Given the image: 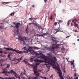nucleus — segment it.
I'll return each instance as SVG.
<instances>
[{"mask_svg":"<svg viewBox=\"0 0 79 79\" xmlns=\"http://www.w3.org/2000/svg\"><path fill=\"white\" fill-rule=\"evenodd\" d=\"M2 53H3V51H0V53H1L2 54Z\"/></svg>","mask_w":79,"mask_h":79,"instance_id":"c9c22d12","label":"nucleus"},{"mask_svg":"<svg viewBox=\"0 0 79 79\" xmlns=\"http://www.w3.org/2000/svg\"><path fill=\"white\" fill-rule=\"evenodd\" d=\"M23 59H24V58H23V57H21V58H20V59H16V60H18V61H19L20 60H22Z\"/></svg>","mask_w":79,"mask_h":79,"instance_id":"ddd939ff","label":"nucleus"},{"mask_svg":"<svg viewBox=\"0 0 79 79\" xmlns=\"http://www.w3.org/2000/svg\"><path fill=\"white\" fill-rule=\"evenodd\" d=\"M0 79H14V77H12L11 78H2V77H0Z\"/></svg>","mask_w":79,"mask_h":79,"instance_id":"4468645a","label":"nucleus"},{"mask_svg":"<svg viewBox=\"0 0 79 79\" xmlns=\"http://www.w3.org/2000/svg\"><path fill=\"white\" fill-rule=\"evenodd\" d=\"M0 50H1V48H0Z\"/></svg>","mask_w":79,"mask_h":79,"instance_id":"680f3d73","label":"nucleus"},{"mask_svg":"<svg viewBox=\"0 0 79 79\" xmlns=\"http://www.w3.org/2000/svg\"><path fill=\"white\" fill-rule=\"evenodd\" d=\"M48 33L47 32L46 33H44L43 35H48Z\"/></svg>","mask_w":79,"mask_h":79,"instance_id":"aec40b11","label":"nucleus"},{"mask_svg":"<svg viewBox=\"0 0 79 79\" xmlns=\"http://www.w3.org/2000/svg\"><path fill=\"white\" fill-rule=\"evenodd\" d=\"M14 14H15V13L13 12V13H12L11 14H10V16H12L13 15H14Z\"/></svg>","mask_w":79,"mask_h":79,"instance_id":"b1692460","label":"nucleus"},{"mask_svg":"<svg viewBox=\"0 0 79 79\" xmlns=\"http://www.w3.org/2000/svg\"><path fill=\"white\" fill-rule=\"evenodd\" d=\"M18 39L21 40V43H23V44H25V40H27V38L25 37H21L20 36H18Z\"/></svg>","mask_w":79,"mask_h":79,"instance_id":"0eeeda50","label":"nucleus"},{"mask_svg":"<svg viewBox=\"0 0 79 79\" xmlns=\"http://www.w3.org/2000/svg\"><path fill=\"white\" fill-rule=\"evenodd\" d=\"M74 32H78V31L76 30H73Z\"/></svg>","mask_w":79,"mask_h":79,"instance_id":"c85d7f7f","label":"nucleus"},{"mask_svg":"<svg viewBox=\"0 0 79 79\" xmlns=\"http://www.w3.org/2000/svg\"><path fill=\"white\" fill-rule=\"evenodd\" d=\"M1 56L0 55V56Z\"/></svg>","mask_w":79,"mask_h":79,"instance_id":"0e129e2a","label":"nucleus"},{"mask_svg":"<svg viewBox=\"0 0 79 79\" xmlns=\"http://www.w3.org/2000/svg\"><path fill=\"white\" fill-rule=\"evenodd\" d=\"M16 59L15 58L14 60H12V61H16Z\"/></svg>","mask_w":79,"mask_h":79,"instance_id":"7c9ffc66","label":"nucleus"},{"mask_svg":"<svg viewBox=\"0 0 79 79\" xmlns=\"http://www.w3.org/2000/svg\"><path fill=\"white\" fill-rule=\"evenodd\" d=\"M78 41H79V39L77 40Z\"/></svg>","mask_w":79,"mask_h":79,"instance_id":"13d9d810","label":"nucleus"},{"mask_svg":"<svg viewBox=\"0 0 79 79\" xmlns=\"http://www.w3.org/2000/svg\"><path fill=\"white\" fill-rule=\"evenodd\" d=\"M17 34H18V33H19V29H17Z\"/></svg>","mask_w":79,"mask_h":79,"instance_id":"473e14b6","label":"nucleus"},{"mask_svg":"<svg viewBox=\"0 0 79 79\" xmlns=\"http://www.w3.org/2000/svg\"><path fill=\"white\" fill-rule=\"evenodd\" d=\"M17 76V73H16V76H15V77H16V78H19V79H20V77L19 76Z\"/></svg>","mask_w":79,"mask_h":79,"instance_id":"4be33fe9","label":"nucleus"},{"mask_svg":"<svg viewBox=\"0 0 79 79\" xmlns=\"http://www.w3.org/2000/svg\"><path fill=\"white\" fill-rule=\"evenodd\" d=\"M50 39L51 40H52V41H54V42H55V41H56V38L53 37V35L51 36Z\"/></svg>","mask_w":79,"mask_h":79,"instance_id":"1a4fd4ad","label":"nucleus"},{"mask_svg":"<svg viewBox=\"0 0 79 79\" xmlns=\"http://www.w3.org/2000/svg\"><path fill=\"white\" fill-rule=\"evenodd\" d=\"M11 27H13V26H11Z\"/></svg>","mask_w":79,"mask_h":79,"instance_id":"052dcab7","label":"nucleus"},{"mask_svg":"<svg viewBox=\"0 0 79 79\" xmlns=\"http://www.w3.org/2000/svg\"><path fill=\"white\" fill-rule=\"evenodd\" d=\"M77 28H78V30H79V27L78 26L77 27Z\"/></svg>","mask_w":79,"mask_h":79,"instance_id":"3c124183","label":"nucleus"},{"mask_svg":"<svg viewBox=\"0 0 79 79\" xmlns=\"http://www.w3.org/2000/svg\"><path fill=\"white\" fill-rule=\"evenodd\" d=\"M52 15H51V16H50V19H51V20H52V19H53V17H52Z\"/></svg>","mask_w":79,"mask_h":79,"instance_id":"bb28decb","label":"nucleus"},{"mask_svg":"<svg viewBox=\"0 0 79 79\" xmlns=\"http://www.w3.org/2000/svg\"><path fill=\"white\" fill-rule=\"evenodd\" d=\"M74 79H78V77H77L76 78H75Z\"/></svg>","mask_w":79,"mask_h":79,"instance_id":"37998d69","label":"nucleus"},{"mask_svg":"<svg viewBox=\"0 0 79 79\" xmlns=\"http://www.w3.org/2000/svg\"><path fill=\"white\" fill-rule=\"evenodd\" d=\"M73 23H71V25L72 26H73Z\"/></svg>","mask_w":79,"mask_h":79,"instance_id":"a18cd8bd","label":"nucleus"},{"mask_svg":"<svg viewBox=\"0 0 79 79\" xmlns=\"http://www.w3.org/2000/svg\"><path fill=\"white\" fill-rule=\"evenodd\" d=\"M53 59L54 60V61H57L56 59V57H53Z\"/></svg>","mask_w":79,"mask_h":79,"instance_id":"393cba45","label":"nucleus"},{"mask_svg":"<svg viewBox=\"0 0 79 79\" xmlns=\"http://www.w3.org/2000/svg\"><path fill=\"white\" fill-rule=\"evenodd\" d=\"M23 61L24 62L25 64H27L28 65H29L30 66H31V64L27 62V61L25 60V59H23Z\"/></svg>","mask_w":79,"mask_h":79,"instance_id":"9b49d317","label":"nucleus"},{"mask_svg":"<svg viewBox=\"0 0 79 79\" xmlns=\"http://www.w3.org/2000/svg\"><path fill=\"white\" fill-rule=\"evenodd\" d=\"M69 37H70V36H68L66 37V38H69Z\"/></svg>","mask_w":79,"mask_h":79,"instance_id":"4c0bfd02","label":"nucleus"},{"mask_svg":"<svg viewBox=\"0 0 79 79\" xmlns=\"http://www.w3.org/2000/svg\"><path fill=\"white\" fill-rule=\"evenodd\" d=\"M24 71H25V73H26V70H24Z\"/></svg>","mask_w":79,"mask_h":79,"instance_id":"4d7b16f0","label":"nucleus"},{"mask_svg":"<svg viewBox=\"0 0 79 79\" xmlns=\"http://www.w3.org/2000/svg\"><path fill=\"white\" fill-rule=\"evenodd\" d=\"M23 79H26V77H23Z\"/></svg>","mask_w":79,"mask_h":79,"instance_id":"49530a36","label":"nucleus"},{"mask_svg":"<svg viewBox=\"0 0 79 79\" xmlns=\"http://www.w3.org/2000/svg\"><path fill=\"white\" fill-rule=\"evenodd\" d=\"M13 24H14V25H15L16 24V23H13Z\"/></svg>","mask_w":79,"mask_h":79,"instance_id":"de8ad7c7","label":"nucleus"},{"mask_svg":"<svg viewBox=\"0 0 79 79\" xmlns=\"http://www.w3.org/2000/svg\"><path fill=\"white\" fill-rule=\"evenodd\" d=\"M10 3V2H2V5H4L5 4L4 3Z\"/></svg>","mask_w":79,"mask_h":79,"instance_id":"a211bd4d","label":"nucleus"},{"mask_svg":"<svg viewBox=\"0 0 79 79\" xmlns=\"http://www.w3.org/2000/svg\"><path fill=\"white\" fill-rule=\"evenodd\" d=\"M74 60H73V61H71V64L72 65L73 64V67H72V71H74L76 70V68L75 67V66H74Z\"/></svg>","mask_w":79,"mask_h":79,"instance_id":"6e6552de","label":"nucleus"},{"mask_svg":"<svg viewBox=\"0 0 79 79\" xmlns=\"http://www.w3.org/2000/svg\"><path fill=\"white\" fill-rule=\"evenodd\" d=\"M3 49H5V50H7V51H10V50H11V51H14L15 52L17 53H26L25 51H19L15 50V49H13V48H3Z\"/></svg>","mask_w":79,"mask_h":79,"instance_id":"7ed1b4c3","label":"nucleus"},{"mask_svg":"<svg viewBox=\"0 0 79 79\" xmlns=\"http://www.w3.org/2000/svg\"><path fill=\"white\" fill-rule=\"evenodd\" d=\"M0 24H2V25L3 26L4 25H3V24H4V23H0Z\"/></svg>","mask_w":79,"mask_h":79,"instance_id":"c03bdc74","label":"nucleus"},{"mask_svg":"<svg viewBox=\"0 0 79 79\" xmlns=\"http://www.w3.org/2000/svg\"><path fill=\"white\" fill-rule=\"evenodd\" d=\"M52 47H50L48 48V50L49 51H51V52H53L55 50V48H59V44H57L56 43V41H52Z\"/></svg>","mask_w":79,"mask_h":79,"instance_id":"f03ea898","label":"nucleus"},{"mask_svg":"<svg viewBox=\"0 0 79 79\" xmlns=\"http://www.w3.org/2000/svg\"><path fill=\"white\" fill-rule=\"evenodd\" d=\"M45 3H46L47 2V0H44Z\"/></svg>","mask_w":79,"mask_h":79,"instance_id":"a19ab883","label":"nucleus"},{"mask_svg":"<svg viewBox=\"0 0 79 79\" xmlns=\"http://www.w3.org/2000/svg\"><path fill=\"white\" fill-rule=\"evenodd\" d=\"M29 19L30 21H32V20L33 19L31 18H29Z\"/></svg>","mask_w":79,"mask_h":79,"instance_id":"f704fd0d","label":"nucleus"},{"mask_svg":"<svg viewBox=\"0 0 79 79\" xmlns=\"http://www.w3.org/2000/svg\"><path fill=\"white\" fill-rule=\"evenodd\" d=\"M76 22H74V24H76Z\"/></svg>","mask_w":79,"mask_h":79,"instance_id":"6e6d98bb","label":"nucleus"},{"mask_svg":"<svg viewBox=\"0 0 79 79\" xmlns=\"http://www.w3.org/2000/svg\"><path fill=\"white\" fill-rule=\"evenodd\" d=\"M27 27H28L27 26V28L26 29V31H27Z\"/></svg>","mask_w":79,"mask_h":79,"instance_id":"8fccbe9b","label":"nucleus"},{"mask_svg":"<svg viewBox=\"0 0 79 79\" xmlns=\"http://www.w3.org/2000/svg\"><path fill=\"white\" fill-rule=\"evenodd\" d=\"M63 23V21L62 20H59V21L58 22V23L59 26H60V23Z\"/></svg>","mask_w":79,"mask_h":79,"instance_id":"2eb2a0df","label":"nucleus"},{"mask_svg":"<svg viewBox=\"0 0 79 79\" xmlns=\"http://www.w3.org/2000/svg\"><path fill=\"white\" fill-rule=\"evenodd\" d=\"M32 7L33 8H35V6H34V5H33L32 6Z\"/></svg>","mask_w":79,"mask_h":79,"instance_id":"72a5a7b5","label":"nucleus"},{"mask_svg":"<svg viewBox=\"0 0 79 79\" xmlns=\"http://www.w3.org/2000/svg\"><path fill=\"white\" fill-rule=\"evenodd\" d=\"M76 20V19H74L72 20V22H73V23H74V22Z\"/></svg>","mask_w":79,"mask_h":79,"instance_id":"c756f323","label":"nucleus"},{"mask_svg":"<svg viewBox=\"0 0 79 79\" xmlns=\"http://www.w3.org/2000/svg\"><path fill=\"white\" fill-rule=\"evenodd\" d=\"M12 55L11 53H9L8 55V58H9V59L10 60H11V57H10V56H11Z\"/></svg>","mask_w":79,"mask_h":79,"instance_id":"f8f14e48","label":"nucleus"},{"mask_svg":"<svg viewBox=\"0 0 79 79\" xmlns=\"http://www.w3.org/2000/svg\"><path fill=\"white\" fill-rule=\"evenodd\" d=\"M21 24L20 23H16V24H15V27H16V28H17L18 29H19V25L20 26Z\"/></svg>","mask_w":79,"mask_h":79,"instance_id":"9d476101","label":"nucleus"},{"mask_svg":"<svg viewBox=\"0 0 79 79\" xmlns=\"http://www.w3.org/2000/svg\"><path fill=\"white\" fill-rule=\"evenodd\" d=\"M14 2L15 3H18V2H19V1H14Z\"/></svg>","mask_w":79,"mask_h":79,"instance_id":"2f4dec72","label":"nucleus"},{"mask_svg":"<svg viewBox=\"0 0 79 79\" xmlns=\"http://www.w3.org/2000/svg\"><path fill=\"white\" fill-rule=\"evenodd\" d=\"M57 24H58V22H55L54 24V26H56Z\"/></svg>","mask_w":79,"mask_h":79,"instance_id":"a878e982","label":"nucleus"},{"mask_svg":"<svg viewBox=\"0 0 79 79\" xmlns=\"http://www.w3.org/2000/svg\"><path fill=\"white\" fill-rule=\"evenodd\" d=\"M3 57H5V56H3Z\"/></svg>","mask_w":79,"mask_h":79,"instance_id":"5fc2aeb1","label":"nucleus"},{"mask_svg":"<svg viewBox=\"0 0 79 79\" xmlns=\"http://www.w3.org/2000/svg\"><path fill=\"white\" fill-rule=\"evenodd\" d=\"M76 76V74L75 73L74 74V76Z\"/></svg>","mask_w":79,"mask_h":79,"instance_id":"09e8293b","label":"nucleus"},{"mask_svg":"<svg viewBox=\"0 0 79 79\" xmlns=\"http://www.w3.org/2000/svg\"><path fill=\"white\" fill-rule=\"evenodd\" d=\"M7 66L6 67V68H9V67H10V64H7Z\"/></svg>","mask_w":79,"mask_h":79,"instance_id":"dca6fc26","label":"nucleus"},{"mask_svg":"<svg viewBox=\"0 0 79 79\" xmlns=\"http://www.w3.org/2000/svg\"><path fill=\"white\" fill-rule=\"evenodd\" d=\"M6 69H3V70H4V71H2V73H5V74L6 76H9V74L10 73H11V74H12V73H13V74H14V76H16V72L13 71V70H11L10 72H8L7 71L5 70Z\"/></svg>","mask_w":79,"mask_h":79,"instance_id":"20e7f679","label":"nucleus"},{"mask_svg":"<svg viewBox=\"0 0 79 79\" xmlns=\"http://www.w3.org/2000/svg\"><path fill=\"white\" fill-rule=\"evenodd\" d=\"M34 22H35V21L33 20V21L32 23H29V24H34L35 27H36V28H38L39 29H42L43 30L44 29H42V26L41 25H40L39 24H37V23H36V22H35V23H34Z\"/></svg>","mask_w":79,"mask_h":79,"instance_id":"39448f33","label":"nucleus"},{"mask_svg":"<svg viewBox=\"0 0 79 79\" xmlns=\"http://www.w3.org/2000/svg\"><path fill=\"white\" fill-rule=\"evenodd\" d=\"M52 59L49 58L48 59L46 58L45 59V63H46L44 64L45 65H46L48 68H50V64H52V63L50 62V60L52 61Z\"/></svg>","mask_w":79,"mask_h":79,"instance_id":"423d86ee","label":"nucleus"},{"mask_svg":"<svg viewBox=\"0 0 79 79\" xmlns=\"http://www.w3.org/2000/svg\"><path fill=\"white\" fill-rule=\"evenodd\" d=\"M42 78H43V79H47L46 78V77H42Z\"/></svg>","mask_w":79,"mask_h":79,"instance_id":"58836bf2","label":"nucleus"},{"mask_svg":"<svg viewBox=\"0 0 79 79\" xmlns=\"http://www.w3.org/2000/svg\"><path fill=\"white\" fill-rule=\"evenodd\" d=\"M59 2L60 3H61V0H59Z\"/></svg>","mask_w":79,"mask_h":79,"instance_id":"e433bc0d","label":"nucleus"},{"mask_svg":"<svg viewBox=\"0 0 79 79\" xmlns=\"http://www.w3.org/2000/svg\"><path fill=\"white\" fill-rule=\"evenodd\" d=\"M2 32H3V31H2Z\"/></svg>","mask_w":79,"mask_h":79,"instance_id":"bf43d9fd","label":"nucleus"},{"mask_svg":"<svg viewBox=\"0 0 79 79\" xmlns=\"http://www.w3.org/2000/svg\"><path fill=\"white\" fill-rule=\"evenodd\" d=\"M73 25L75 27H77V26H78V25L76 23H74Z\"/></svg>","mask_w":79,"mask_h":79,"instance_id":"6ab92c4d","label":"nucleus"},{"mask_svg":"<svg viewBox=\"0 0 79 79\" xmlns=\"http://www.w3.org/2000/svg\"><path fill=\"white\" fill-rule=\"evenodd\" d=\"M4 27L2 26H0V29H3Z\"/></svg>","mask_w":79,"mask_h":79,"instance_id":"5701e85b","label":"nucleus"},{"mask_svg":"<svg viewBox=\"0 0 79 79\" xmlns=\"http://www.w3.org/2000/svg\"><path fill=\"white\" fill-rule=\"evenodd\" d=\"M58 32H60V28H59V30H57V31L56 32V33H57Z\"/></svg>","mask_w":79,"mask_h":79,"instance_id":"412c9836","label":"nucleus"},{"mask_svg":"<svg viewBox=\"0 0 79 79\" xmlns=\"http://www.w3.org/2000/svg\"><path fill=\"white\" fill-rule=\"evenodd\" d=\"M39 35V37H41V36H42V35Z\"/></svg>","mask_w":79,"mask_h":79,"instance_id":"ea45409f","label":"nucleus"},{"mask_svg":"<svg viewBox=\"0 0 79 79\" xmlns=\"http://www.w3.org/2000/svg\"><path fill=\"white\" fill-rule=\"evenodd\" d=\"M75 21H76V22L77 21H78V20H77V19L76 20H76Z\"/></svg>","mask_w":79,"mask_h":79,"instance_id":"864d4df0","label":"nucleus"},{"mask_svg":"<svg viewBox=\"0 0 79 79\" xmlns=\"http://www.w3.org/2000/svg\"><path fill=\"white\" fill-rule=\"evenodd\" d=\"M53 74H52L50 77V78L51 79H53Z\"/></svg>","mask_w":79,"mask_h":79,"instance_id":"cd10ccee","label":"nucleus"},{"mask_svg":"<svg viewBox=\"0 0 79 79\" xmlns=\"http://www.w3.org/2000/svg\"><path fill=\"white\" fill-rule=\"evenodd\" d=\"M4 53H5V54H6V53H7L5 52H4Z\"/></svg>","mask_w":79,"mask_h":79,"instance_id":"603ef678","label":"nucleus"},{"mask_svg":"<svg viewBox=\"0 0 79 79\" xmlns=\"http://www.w3.org/2000/svg\"><path fill=\"white\" fill-rule=\"evenodd\" d=\"M27 52L28 53V52Z\"/></svg>","mask_w":79,"mask_h":79,"instance_id":"e2e57ef3","label":"nucleus"},{"mask_svg":"<svg viewBox=\"0 0 79 79\" xmlns=\"http://www.w3.org/2000/svg\"><path fill=\"white\" fill-rule=\"evenodd\" d=\"M34 48V49H39V48H37L35 46L33 47L32 48L31 47H30L28 49V51L29 52L30 54H31L33 55H35V56L34 57V58L31 57L30 59V62H32L33 61H34L36 63V65L37 66V65H39L40 64V63L42 62V61H41L39 59H37V58H41V56L40 55H41L42 53H40L39 54L34 52V50H32V49ZM35 58H36V59L35 60Z\"/></svg>","mask_w":79,"mask_h":79,"instance_id":"f257e3e1","label":"nucleus"},{"mask_svg":"<svg viewBox=\"0 0 79 79\" xmlns=\"http://www.w3.org/2000/svg\"><path fill=\"white\" fill-rule=\"evenodd\" d=\"M54 31H58V29H55Z\"/></svg>","mask_w":79,"mask_h":79,"instance_id":"79ce46f5","label":"nucleus"},{"mask_svg":"<svg viewBox=\"0 0 79 79\" xmlns=\"http://www.w3.org/2000/svg\"><path fill=\"white\" fill-rule=\"evenodd\" d=\"M70 21H71V20H69L67 22V26H68L69 25V22H70Z\"/></svg>","mask_w":79,"mask_h":79,"instance_id":"f3484780","label":"nucleus"}]
</instances>
